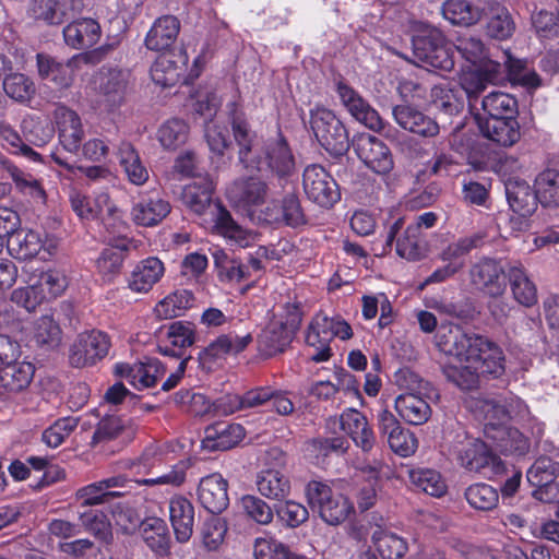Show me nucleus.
<instances>
[{"instance_id": "nucleus-1", "label": "nucleus", "mask_w": 559, "mask_h": 559, "mask_svg": "<svg viewBox=\"0 0 559 559\" xmlns=\"http://www.w3.org/2000/svg\"><path fill=\"white\" fill-rule=\"evenodd\" d=\"M440 352L453 356L457 364L443 367L447 379L462 390L478 384L481 374L493 378L504 372L502 349L487 337L465 331L457 324L442 325L436 335Z\"/></svg>"}, {"instance_id": "nucleus-2", "label": "nucleus", "mask_w": 559, "mask_h": 559, "mask_svg": "<svg viewBox=\"0 0 559 559\" xmlns=\"http://www.w3.org/2000/svg\"><path fill=\"white\" fill-rule=\"evenodd\" d=\"M414 57L424 67L450 72L454 69L455 60L452 44L442 32L429 24L417 23L412 35Z\"/></svg>"}, {"instance_id": "nucleus-3", "label": "nucleus", "mask_w": 559, "mask_h": 559, "mask_svg": "<svg viewBox=\"0 0 559 559\" xmlns=\"http://www.w3.org/2000/svg\"><path fill=\"white\" fill-rule=\"evenodd\" d=\"M405 380L409 383L406 391L395 399V409L408 424L423 425L431 416L428 400L435 394V389L413 372H406Z\"/></svg>"}, {"instance_id": "nucleus-4", "label": "nucleus", "mask_w": 559, "mask_h": 559, "mask_svg": "<svg viewBox=\"0 0 559 559\" xmlns=\"http://www.w3.org/2000/svg\"><path fill=\"white\" fill-rule=\"evenodd\" d=\"M353 336L350 325L340 317L330 318L320 312L311 320L307 333L306 343L314 348L311 360L316 362L326 361L331 357L330 343L334 337L343 341Z\"/></svg>"}, {"instance_id": "nucleus-5", "label": "nucleus", "mask_w": 559, "mask_h": 559, "mask_svg": "<svg viewBox=\"0 0 559 559\" xmlns=\"http://www.w3.org/2000/svg\"><path fill=\"white\" fill-rule=\"evenodd\" d=\"M259 173H271L277 177H288L295 170V157L282 134L264 141L246 167Z\"/></svg>"}, {"instance_id": "nucleus-6", "label": "nucleus", "mask_w": 559, "mask_h": 559, "mask_svg": "<svg viewBox=\"0 0 559 559\" xmlns=\"http://www.w3.org/2000/svg\"><path fill=\"white\" fill-rule=\"evenodd\" d=\"M477 416L484 421V435L490 440L501 429H506L508 423L516 417H523L526 405L516 396L499 399H485L476 402Z\"/></svg>"}, {"instance_id": "nucleus-7", "label": "nucleus", "mask_w": 559, "mask_h": 559, "mask_svg": "<svg viewBox=\"0 0 559 559\" xmlns=\"http://www.w3.org/2000/svg\"><path fill=\"white\" fill-rule=\"evenodd\" d=\"M306 496L312 510L330 525L344 522L354 511L352 502L342 493L335 492L322 481L312 480L307 485Z\"/></svg>"}, {"instance_id": "nucleus-8", "label": "nucleus", "mask_w": 559, "mask_h": 559, "mask_svg": "<svg viewBox=\"0 0 559 559\" xmlns=\"http://www.w3.org/2000/svg\"><path fill=\"white\" fill-rule=\"evenodd\" d=\"M105 48L93 50L88 53L76 55L67 62L57 61L49 55L37 53L36 64L38 76L41 80H48L58 90H67L74 82V72L80 63L99 62L103 58Z\"/></svg>"}, {"instance_id": "nucleus-9", "label": "nucleus", "mask_w": 559, "mask_h": 559, "mask_svg": "<svg viewBox=\"0 0 559 559\" xmlns=\"http://www.w3.org/2000/svg\"><path fill=\"white\" fill-rule=\"evenodd\" d=\"M310 126L319 143L330 154L343 155L348 150L347 131L331 110L323 107L311 110Z\"/></svg>"}, {"instance_id": "nucleus-10", "label": "nucleus", "mask_w": 559, "mask_h": 559, "mask_svg": "<svg viewBox=\"0 0 559 559\" xmlns=\"http://www.w3.org/2000/svg\"><path fill=\"white\" fill-rule=\"evenodd\" d=\"M457 459L463 467L487 478L500 475L504 471L502 460L478 439H466L459 450Z\"/></svg>"}, {"instance_id": "nucleus-11", "label": "nucleus", "mask_w": 559, "mask_h": 559, "mask_svg": "<svg viewBox=\"0 0 559 559\" xmlns=\"http://www.w3.org/2000/svg\"><path fill=\"white\" fill-rule=\"evenodd\" d=\"M302 187L308 199L323 207L332 206L341 198L336 181L320 165L305 168Z\"/></svg>"}, {"instance_id": "nucleus-12", "label": "nucleus", "mask_w": 559, "mask_h": 559, "mask_svg": "<svg viewBox=\"0 0 559 559\" xmlns=\"http://www.w3.org/2000/svg\"><path fill=\"white\" fill-rule=\"evenodd\" d=\"M109 347L106 333L96 330L81 333L70 348L69 361L75 368L95 365L108 354Z\"/></svg>"}, {"instance_id": "nucleus-13", "label": "nucleus", "mask_w": 559, "mask_h": 559, "mask_svg": "<svg viewBox=\"0 0 559 559\" xmlns=\"http://www.w3.org/2000/svg\"><path fill=\"white\" fill-rule=\"evenodd\" d=\"M502 67L500 62L487 60L477 66H468L460 74V86L473 108V102L487 88L501 79Z\"/></svg>"}, {"instance_id": "nucleus-14", "label": "nucleus", "mask_w": 559, "mask_h": 559, "mask_svg": "<svg viewBox=\"0 0 559 559\" xmlns=\"http://www.w3.org/2000/svg\"><path fill=\"white\" fill-rule=\"evenodd\" d=\"M226 193L236 206L255 216L257 209L266 201L269 187L261 178L251 176L234 181Z\"/></svg>"}, {"instance_id": "nucleus-15", "label": "nucleus", "mask_w": 559, "mask_h": 559, "mask_svg": "<svg viewBox=\"0 0 559 559\" xmlns=\"http://www.w3.org/2000/svg\"><path fill=\"white\" fill-rule=\"evenodd\" d=\"M157 338V348L162 355L181 360L187 358L186 349L195 342L194 326L187 321H176L163 326L158 331Z\"/></svg>"}, {"instance_id": "nucleus-16", "label": "nucleus", "mask_w": 559, "mask_h": 559, "mask_svg": "<svg viewBox=\"0 0 559 559\" xmlns=\"http://www.w3.org/2000/svg\"><path fill=\"white\" fill-rule=\"evenodd\" d=\"M128 83L127 70L103 67L98 78L99 106L109 112L119 108L124 103Z\"/></svg>"}, {"instance_id": "nucleus-17", "label": "nucleus", "mask_w": 559, "mask_h": 559, "mask_svg": "<svg viewBox=\"0 0 559 559\" xmlns=\"http://www.w3.org/2000/svg\"><path fill=\"white\" fill-rule=\"evenodd\" d=\"M131 246L132 241L127 237L118 236L108 239V246L95 260L96 273L103 283L111 284L120 275Z\"/></svg>"}, {"instance_id": "nucleus-18", "label": "nucleus", "mask_w": 559, "mask_h": 559, "mask_svg": "<svg viewBox=\"0 0 559 559\" xmlns=\"http://www.w3.org/2000/svg\"><path fill=\"white\" fill-rule=\"evenodd\" d=\"M404 221L396 219L389 228L381 254H385L392 248L396 238V253L406 260L415 261L423 257V247L420 245V235L418 225H408L401 234Z\"/></svg>"}, {"instance_id": "nucleus-19", "label": "nucleus", "mask_w": 559, "mask_h": 559, "mask_svg": "<svg viewBox=\"0 0 559 559\" xmlns=\"http://www.w3.org/2000/svg\"><path fill=\"white\" fill-rule=\"evenodd\" d=\"M115 373L126 379L134 389L144 390L156 384L165 372V366L154 358L135 364L119 362L115 365Z\"/></svg>"}, {"instance_id": "nucleus-20", "label": "nucleus", "mask_w": 559, "mask_h": 559, "mask_svg": "<svg viewBox=\"0 0 559 559\" xmlns=\"http://www.w3.org/2000/svg\"><path fill=\"white\" fill-rule=\"evenodd\" d=\"M359 159L376 174L384 175L393 168L389 147L380 139L362 134L354 143Z\"/></svg>"}, {"instance_id": "nucleus-21", "label": "nucleus", "mask_w": 559, "mask_h": 559, "mask_svg": "<svg viewBox=\"0 0 559 559\" xmlns=\"http://www.w3.org/2000/svg\"><path fill=\"white\" fill-rule=\"evenodd\" d=\"M337 94L342 104L355 120L377 132L384 128V122L378 111L349 85L338 82Z\"/></svg>"}, {"instance_id": "nucleus-22", "label": "nucleus", "mask_w": 559, "mask_h": 559, "mask_svg": "<svg viewBox=\"0 0 559 559\" xmlns=\"http://www.w3.org/2000/svg\"><path fill=\"white\" fill-rule=\"evenodd\" d=\"M472 283L491 297L501 296L506 288V273L495 259L484 258L469 270Z\"/></svg>"}, {"instance_id": "nucleus-23", "label": "nucleus", "mask_w": 559, "mask_h": 559, "mask_svg": "<svg viewBox=\"0 0 559 559\" xmlns=\"http://www.w3.org/2000/svg\"><path fill=\"white\" fill-rule=\"evenodd\" d=\"M227 488V480L221 474H210L199 483L198 500L211 514H219L229 504Z\"/></svg>"}, {"instance_id": "nucleus-24", "label": "nucleus", "mask_w": 559, "mask_h": 559, "mask_svg": "<svg viewBox=\"0 0 559 559\" xmlns=\"http://www.w3.org/2000/svg\"><path fill=\"white\" fill-rule=\"evenodd\" d=\"M341 429L350 437L356 447L369 452L376 444V436L367 417L356 408H346L340 415Z\"/></svg>"}, {"instance_id": "nucleus-25", "label": "nucleus", "mask_w": 559, "mask_h": 559, "mask_svg": "<svg viewBox=\"0 0 559 559\" xmlns=\"http://www.w3.org/2000/svg\"><path fill=\"white\" fill-rule=\"evenodd\" d=\"M165 274V265L156 257L139 261L127 277L128 288L135 294L148 293Z\"/></svg>"}, {"instance_id": "nucleus-26", "label": "nucleus", "mask_w": 559, "mask_h": 559, "mask_svg": "<svg viewBox=\"0 0 559 559\" xmlns=\"http://www.w3.org/2000/svg\"><path fill=\"white\" fill-rule=\"evenodd\" d=\"M296 326L282 321H272L258 336V350L264 357H272L285 350L290 344Z\"/></svg>"}, {"instance_id": "nucleus-27", "label": "nucleus", "mask_w": 559, "mask_h": 559, "mask_svg": "<svg viewBox=\"0 0 559 559\" xmlns=\"http://www.w3.org/2000/svg\"><path fill=\"white\" fill-rule=\"evenodd\" d=\"M129 480L123 476H114L86 485L76 491V498L82 506H98L107 503L112 498L121 497L123 492L116 488H124Z\"/></svg>"}, {"instance_id": "nucleus-28", "label": "nucleus", "mask_w": 559, "mask_h": 559, "mask_svg": "<svg viewBox=\"0 0 559 559\" xmlns=\"http://www.w3.org/2000/svg\"><path fill=\"white\" fill-rule=\"evenodd\" d=\"M392 115L401 128L420 136L432 138L440 131L439 124L432 118L412 106H395Z\"/></svg>"}, {"instance_id": "nucleus-29", "label": "nucleus", "mask_w": 559, "mask_h": 559, "mask_svg": "<svg viewBox=\"0 0 559 559\" xmlns=\"http://www.w3.org/2000/svg\"><path fill=\"white\" fill-rule=\"evenodd\" d=\"M245 437L239 424L216 423L205 429L202 448L209 451H226L237 445Z\"/></svg>"}, {"instance_id": "nucleus-30", "label": "nucleus", "mask_w": 559, "mask_h": 559, "mask_svg": "<svg viewBox=\"0 0 559 559\" xmlns=\"http://www.w3.org/2000/svg\"><path fill=\"white\" fill-rule=\"evenodd\" d=\"M213 215L216 231L234 245L247 248L257 242L258 234L238 225L219 203L215 204Z\"/></svg>"}, {"instance_id": "nucleus-31", "label": "nucleus", "mask_w": 559, "mask_h": 559, "mask_svg": "<svg viewBox=\"0 0 559 559\" xmlns=\"http://www.w3.org/2000/svg\"><path fill=\"white\" fill-rule=\"evenodd\" d=\"M475 119L481 134L499 145L511 146L520 139L515 118L485 119V116L477 114Z\"/></svg>"}, {"instance_id": "nucleus-32", "label": "nucleus", "mask_w": 559, "mask_h": 559, "mask_svg": "<svg viewBox=\"0 0 559 559\" xmlns=\"http://www.w3.org/2000/svg\"><path fill=\"white\" fill-rule=\"evenodd\" d=\"M559 467L546 457H538L526 473L527 481L535 487L533 497L544 501L551 502L555 497L549 495L554 487Z\"/></svg>"}, {"instance_id": "nucleus-33", "label": "nucleus", "mask_w": 559, "mask_h": 559, "mask_svg": "<svg viewBox=\"0 0 559 559\" xmlns=\"http://www.w3.org/2000/svg\"><path fill=\"white\" fill-rule=\"evenodd\" d=\"M102 35L98 22L93 19H80L63 28V38L73 49H85L97 44Z\"/></svg>"}, {"instance_id": "nucleus-34", "label": "nucleus", "mask_w": 559, "mask_h": 559, "mask_svg": "<svg viewBox=\"0 0 559 559\" xmlns=\"http://www.w3.org/2000/svg\"><path fill=\"white\" fill-rule=\"evenodd\" d=\"M214 182L209 175L197 176L181 192L182 203L198 215L203 214L212 202Z\"/></svg>"}, {"instance_id": "nucleus-35", "label": "nucleus", "mask_w": 559, "mask_h": 559, "mask_svg": "<svg viewBox=\"0 0 559 559\" xmlns=\"http://www.w3.org/2000/svg\"><path fill=\"white\" fill-rule=\"evenodd\" d=\"M169 518L179 543H186L193 533L194 508L183 497H175L169 501Z\"/></svg>"}, {"instance_id": "nucleus-36", "label": "nucleus", "mask_w": 559, "mask_h": 559, "mask_svg": "<svg viewBox=\"0 0 559 559\" xmlns=\"http://www.w3.org/2000/svg\"><path fill=\"white\" fill-rule=\"evenodd\" d=\"M506 195L512 211L521 216H530L537 209L535 189L532 190L523 180L509 179L506 182Z\"/></svg>"}, {"instance_id": "nucleus-37", "label": "nucleus", "mask_w": 559, "mask_h": 559, "mask_svg": "<svg viewBox=\"0 0 559 559\" xmlns=\"http://www.w3.org/2000/svg\"><path fill=\"white\" fill-rule=\"evenodd\" d=\"M0 166L9 174L15 188L21 193L28 195L37 203L44 204L46 202V192L41 182L32 174L20 169L10 159L2 155H0Z\"/></svg>"}, {"instance_id": "nucleus-38", "label": "nucleus", "mask_w": 559, "mask_h": 559, "mask_svg": "<svg viewBox=\"0 0 559 559\" xmlns=\"http://www.w3.org/2000/svg\"><path fill=\"white\" fill-rule=\"evenodd\" d=\"M170 204L168 201L157 197H145L132 207V218L135 224L141 226H154L160 223L169 213Z\"/></svg>"}, {"instance_id": "nucleus-39", "label": "nucleus", "mask_w": 559, "mask_h": 559, "mask_svg": "<svg viewBox=\"0 0 559 559\" xmlns=\"http://www.w3.org/2000/svg\"><path fill=\"white\" fill-rule=\"evenodd\" d=\"M180 23L173 15H165L155 21L148 31L145 45L151 50L162 51L168 49L176 40Z\"/></svg>"}, {"instance_id": "nucleus-40", "label": "nucleus", "mask_w": 559, "mask_h": 559, "mask_svg": "<svg viewBox=\"0 0 559 559\" xmlns=\"http://www.w3.org/2000/svg\"><path fill=\"white\" fill-rule=\"evenodd\" d=\"M21 277L25 286L15 288L11 294V300L28 312L35 311L46 299V292L38 286L36 277L31 272V266L23 269Z\"/></svg>"}, {"instance_id": "nucleus-41", "label": "nucleus", "mask_w": 559, "mask_h": 559, "mask_svg": "<svg viewBox=\"0 0 559 559\" xmlns=\"http://www.w3.org/2000/svg\"><path fill=\"white\" fill-rule=\"evenodd\" d=\"M484 240V235L475 233L469 236H464L457 240L449 243L439 254L442 262L455 267V272L459 273L465 266V255H467L473 249L478 248Z\"/></svg>"}, {"instance_id": "nucleus-42", "label": "nucleus", "mask_w": 559, "mask_h": 559, "mask_svg": "<svg viewBox=\"0 0 559 559\" xmlns=\"http://www.w3.org/2000/svg\"><path fill=\"white\" fill-rule=\"evenodd\" d=\"M508 278L513 298L520 305L532 307L537 302V288L521 264L513 265L508 270Z\"/></svg>"}, {"instance_id": "nucleus-43", "label": "nucleus", "mask_w": 559, "mask_h": 559, "mask_svg": "<svg viewBox=\"0 0 559 559\" xmlns=\"http://www.w3.org/2000/svg\"><path fill=\"white\" fill-rule=\"evenodd\" d=\"M41 235L35 230L21 229L14 231L8 240L10 253L19 260H27L37 255L44 248Z\"/></svg>"}, {"instance_id": "nucleus-44", "label": "nucleus", "mask_w": 559, "mask_h": 559, "mask_svg": "<svg viewBox=\"0 0 559 559\" xmlns=\"http://www.w3.org/2000/svg\"><path fill=\"white\" fill-rule=\"evenodd\" d=\"M0 370V386L8 392H20L26 389L35 372V368L31 362L21 361L8 362Z\"/></svg>"}, {"instance_id": "nucleus-45", "label": "nucleus", "mask_w": 559, "mask_h": 559, "mask_svg": "<svg viewBox=\"0 0 559 559\" xmlns=\"http://www.w3.org/2000/svg\"><path fill=\"white\" fill-rule=\"evenodd\" d=\"M538 203L545 209H559V171L546 169L534 181Z\"/></svg>"}, {"instance_id": "nucleus-46", "label": "nucleus", "mask_w": 559, "mask_h": 559, "mask_svg": "<svg viewBox=\"0 0 559 559\" xmlns=\"http://www.w3.org/2000/svg\"><path fill=\"white\" fill-rule=\"evenodd\" d=\"M252 340L251 333L238 334L236 331H230L213 341L206 347L205 354L214 359L226 355H237L246 349Z\"/></svg>"}, {"instance_id": "nucleus-47", "label": "nucleus", "mask_w": 559, "mask_h": 559, "mask_svg": "<svg viewBox=\"0 0 559 559\" xmlns=\"http://www.w3.org/2000/svg\"><path fill=\"white\" fill-rule=\"evenodd\" d=\"M119 163L128 178L135 186H142L148 180V170L135 148L128 142H122L118 148Z\"/></svg>"}, {"instance_id": "nucleus-48", "label": "nucleus", "mask_w": 559, "mask_h": 559, "mask_svg": "<svg viewBox=\"0 0 559 559\" xmlns=\"http://www.w3.org/2000/svg\"><path fill=\"white\" fill-rule=\"evenodd\" d=\"M371 542L382 559H401L407 551V542L395 533L378 527Z\"/></svg>"}, {"instance_id": "nucleus-49", "label": "nucleus", "mask_w": 559, "mask_h": 559, "mask_svg": "<svg viewBox=\"0 0 559 559\" xmlns=\"http://www.w3.org/2000/svg\"><path fill=\"white\" fill-rule=\"evenodd\" d=\"M257 488L263 497L281 500L289 495L290 484L281 472L266 469L258 474Z\"/></svg>"}, {"instance_id": "nucleus-50", "label": "nucleus", "mask_w": 559, "mask_h": 559, "mask_svg": "<svg viewBox=\"0 0 559 559\" xmlns=\"http://www.w3.org/2000/svg\"><path fill=\"white\" fill-rule=\"evenodd\" d=\"M485 119L514 118L518 111L516 99L502 92H492L481 100Z\"/></svg>"}, {"instance_id": "nucleus-51", "label": "nucleus", "mask_w": 559, "mask_h": 559, "mask_svg": "<svg viewBox=\"0 0 559 559\" xmlns=\"http://www.w3.org/2000/svg\"><path fill=\"white\" fill-rule=\"evenodd\" d=\"M145 544L156 554L164 555L169 548V534L162 519L150 518L141 523Z\"/></svg>"}, {"instance_id": "nucleus-52", "label": "nucleus", "mask_w": 559, "mask_h": 559, "mask_svg": "<svg viewBox=\"0 0 559 559\" xmlns=\"http://www.w3.org/2000/svg\"><path fill=\"white\" fill-rule=\"evenodd\" d=\"M453 48H455V50L466 62L469 63V66H477L490 60L483 40L479 37L467 33L457 36L452 45V49Z\"/></svg>"}, {"instance_id": "nucleus-53", "label": "nucleus", "mask_w": 559, "mask_h": 559, "mask_svg": "<svg viewBox=\"0 0 559 559\" xmlns=\"http://www.w3.org/2000/svg\"><path fill=\"white\" fill-rule=\"evenodd\" d=\"M5 94L20 104L29 103L36 94L34 81L23 73H11L3 80Z\"/></svg>"}, {"instance_id": "nucleus-54", "label": "nucleus", "mask_w": 559, "mask_h": 559, "mask_svg": "<svg viewBox=\"0 0 559 559\" xmlns=\"http://www.w3.org/2000/svg\"><path fill=\"white\" fill-rule=\"evenodd\" d=\"M464 496L468 504L478 511H491L499 503L498 490L485 483L468 486Z\"/></svg>"}, {"instance_id": "nucleus-55", "label": "nucleus", "mask_w": 559, "mask_h": 559, "mask_svg": "<svg viewBox=\"0 0 559 559\" xmlns=\"http://www.w3.org/2000/svg\"><path fill=\"white\" fill-rule=\"evenodd\" d=\"M193 301L194 298L191 292L187 289L176 290L157 304L156 313L163 319L177 318L191 308Z\"/></svg>"}, {"instance_id": "nucleus-56", "label": "nucleus", "mask_w": 559, "mask_h": 559, "mask_svg": "<svg viewBox=\"0 0 559 559\" xmlns=\"http://www.w3.org/2000/svg\"><path fill=\"white\" fill-rule=\"evenodd\" d=\"M411 483L418 489L432 497H441L447 491V485L439 472L429 468L409 471Z\"/></svg>"}, {"instance_id": "nucleus-57", "label": "nucleus", "mask_w": 559, "mask_h": 559, "mask_svg": "<svg viewBox=\"0 0 559 559\" xmlns=\"http://www.w3.org/2000/svg\"><path fill=\"white\" fill-rule=\"evenodd\" d=\"M442 13L452 24L457 25H473L480 20V11L465 0H448Z\"/></svg>"}, {"instance_id": "nucleus-58", "label": "nucleus", "mask_w": 559, "mask_h": 559, "mask_svg": "<svg viewBox=\"0 0 559 559\" xmlns=\"http://www.w3.org/2000/svg\"><path fill=\"white\" fill-rule=\"evenodd\" d=\"M0 143L11 154L22 155L32 162L41 160L40 155L25 144L17 131L10 124L0 123Z\"/></svg>"}, {"instance_id": "nucleus-59", "label": "nucleus", "mask_w": 559, "mask_h": 559, "mask_svg": "<svg viewBox=\"0 0 559 559\" xmlns=\"http://www.w3.org/2000/svg\"><path fill=\"white\" fill-rule=\"evenodd\" d=\"M21 130L25 140L35 146L47 144L53 135V128L35 115H26L22 119Z\"/></svg>"}, {"instance_id": "nucleus-60", "label": "nucleus", "mask_w": 559, "mask_h": 559, "mask_svg": "<svg viewBox=\"0 0 559 559\" xmlns=\"http://www.w3.org/2000/svg\"><path fill=\"white\" fill-rule=\"evenodd\" d=\"M490 440L495 443L497 449L504 453L523 455L530 449L527 438L521 431L511 427L500 429Z\"/></svg>"}, {"instance_id": "nucleus-61", "label": "nucleus", "mask_w": 559, "mask_h": 559, "mask_svg": "<svg viewBox=\"0 0 559 559\" xmlns=\"http://www.w3.org/2000/svg\"><path fill=\"white\" fill-rule=\"evenodd\" d=\"M33 340L39 346L55 348L61 341V330L50 316H41L33 325Z\"/></svg>"}, {"instance_id": "nucleus-62", "label": "nucleus", "mask_w": 559, "mask_h": 559, "mask_svg": "<svg viewBox=\"0 0 559 559\" xmlns=\"http://www.w3.org/2000/svg\"><path fill=\"white\" fill-rule=\"evenodd\" d=\"M231 126L235 141L239 146L238 158L246 168L255 153L252 150L254 133L251 131L248 122L239 116L233 118Z\"/></svg>"}, {"instance_id": "nucleus-63", "label": "nucleus", "mask_w": 559, "mask_h": 559, "mask_svg": "<svg viewBox=\"0 0 559 559\" xmlns=\"http://www.w3.org/2000/svg\"><path fill=\"white\" fill-rule=\"evenodd\" d=\"M431 97L436 108L448 115H456L464 108V96L461 90L448 86H435L431 91Z\"/></svg>"}, {"instance_id": "nucleus-64", "label": "nucleus", "mask_w": 559, "mask_h": 559, "mask_svg": "<svg viewBox=\"0 0 559 559\" xmlns=\"http://www.w3.org/2000/svg\"><path fill=\"white\" fill-rule=\"evenodd\" d=\"M214 262L222 281L240 283L251 276L248 272V266L242 264L239 260L228 258L222 251L214 253Z\"/></svg>"}]
</instances>
